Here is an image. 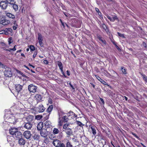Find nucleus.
I'll return each mask as SVG.
<instances>
[{
  "mask_svg": "<svg viewBox=\"0 0 147 147\" xmlns=\"http://www.w3.org/2000/svg\"><path fill=\"white\" fill-rule=\"evenodd\" d=\"M48 132L45 129L42 130L40 131V134L41 136L43 137H46L48 135Z\"/></svg>",
  "mask_w": 147,
  "mask_h": 147,
  "instance_id": "10",
  "label": "nucleus"
},
{
  "mask_svg": "<svg viewBox=\"0 0 147 147\" xmlns=\"http://www.w3.org/2000/svg\"><path fill=\"white\" fill-rule=\"evenodd\" d=\"M43 124L42 122H40L37 125V128L38 130H41L43 127Z\"/></svg>",
  "mask_w": 147,
  "mask_h": 147,
  "instance_id": "18",
  "label": "nucleus"
},
{
  "mask_svg": "<svg viewBox=\"0 0 147 147\" xmlns=\"http://www.w3.org/2000/svg\"><path fill=\"white\" fill-rule=\"evenodd\" d=\"M110 20L112 22H114L115 21L113 19V18H111Z\"/></svg>",
  "mask_w": 147,
  "mask_h": 147,
  "instance_id": "59",
  "label": "nucleus"
},
{
  "mask_svg": "<svg viewBox=\"0 0 147 147\" xmlns=\"http://www.w3.org/2000/svg\"><path fill=\"white\" fill-rule=\"evenodd\" d=\"M7 3L6 2V0L5 1H1L0 2V6L2 9H6L7 6Z\"/></svg>",
  "mask_w": 147,
  "mask_h": 147,
  "instance_id": "7",
  "label": "nucleus"
},
{
  "mask_svg": "<svg viewBox=\"0 0 147 147\" xmlns=\"http://www.w3.org/2000/svg\"><path fill=\"white\" fill-rule=\"evenodd\" d=\"M5 17L3 16H0V24L4 25H6L10 23V21L5 18Z\"/></svg>",
  "mask_w": 147,
  "mask_h": 147,
  "instance_id": "1",
  "label": "nucleus"
},
{
  "mask_svg": "<svg viewBox=\"0 0 147 147\" xmlns=\"http://www.w3.org/2000/svg\"><path fill=\"white\" fill-rule=\"evenodd\" d=\"M62 114V113H61V112H59V120L60 119V118L61 117L62 115H63Z\"/></svg>",
  "mask_w": 147,
  "mask_h": 147,
  "instance_id": "48",
  "label": "nucleus"
},
{
  "mask_svg": "<svg viewBox=\"0 0 147 147\" xmlns=\"http://www.w3.org/2000/svg\"><path fill=\"white\" fill-rule=\"evenodd\" d=\"M69 125L67 123H66L65 124L63 125V128L65 129V131L67 129H68L69 128L68 127Z\"/></svg>",
  "mask_w": 147,
  "mask_h": 147,
  "instance_id": "25",
  "label": "nucleus"
},
{
  "mask_svg": "<svg viewBox=\"0 0 147 147\" xmlns=\"http://www.w3.org/2000/svg\"><path fill=\"white\" fill-rule=\"evenodd\" d=\"M22 87L23 86L22 85L19 84L17 85L16 86V91L15 93H13L12 92L14 95H18L19 92L22 90Z\"/></svg>",
  "mask_w": 147,
  "mask_h": 147,
  "instance_id": "4",
  "label": "nucleus"
},
{
  "mask_svg": "<svg viewBox=\"0 0 147 147\" xmlns=\"http://www.w3.org/2000/svg\"><path fill=\"white\" fill-rule=\"evenodd\" d=\"M76 123H77L78 125L81 127H82L84 125L82 123L78 121H76Z\"/></svg>",
  "mask_w": 147,
  "mask_h": 147,
  "instance_id": "31",
  "label": "nucleus"
},
{
  "mask_svg": "<svg viewBox=\"0 0 147 147\" xmlns=\"http://www.w3.org/2000/svg\"><path fill=\"white\" fill-rule=\"evenodd\" d=\"M63 121L64 122H66L67 121V117L66 116H64L62 118Z\"/></svg>",
  "mask_w": 147,
  "mask_h": 147,
  "instance_id": "41",
  "label": "nucleus"
},
{
  "mask_svg": "<svg viewBox=\"0 0 147 147\" xmlns=\"http://www.w3.org/2000/svg\"><path fill=\"white\" fill-rule=\"evenodd\" d=\"M100 100L101 101L102 103L103 104H104L105 102H104V101L103 99L102 98H100Z\"/></svg>",
  "mask_w": 147,
  "mask_h": 147,
  "instance_id": "51",
  "label": "nucleus"
},
{
  "mask_svg": "<svg viewBox=\"0 0 147 147\" xmlns=\"http://www.w3.org/2000/svg\"><path fill=\"white\" fill-rule=\"evenodd\" d=\"M3 32H4V31H0V34H2L3 33Z\"/></svg>",
  "mask_w": 147,
  "mask_h": 147,
  "instance_id": "63",
  "label": "nucleus"
},
{
  "mask_svg": "<svg viewBox=\"0 0 147 147\" xmlns=\"http://www.w3.org/2000/svg\"><path fill=\"white\" fill-rule=\"evenodd\" d=\"M28 65L29 66L32 67L33 68H34L35 67L34 66H33V65H32L31 64H30V63Z\"/></svg>",
  "mask_w": 147,
  "mask_h": 147,
  "instance_id": "58",
  "label": "nucleus"
},
{
  "mask_svg": "<svg viewBox=\"0 0 147 147\" xmlns=\"http://www.w3.org/2000/svg\"><path fill=\"white\" fill-rule=\"evenodd\" d=\"M53 144L55 146L57 147L59 146L62 144L61 141L57 139L54 140L53 142Z\"/></svg>",
  "mask_w": 147,
  "mask_h": 147,
  "instance_id": "9",
  "label": "nucleus"
},
{
  "mask_svg": "<svg viewBox=\"0 0 147 147\" xmlns=\"http://www.w3.org/2000/svg\"><path fill=\"white\" fill-rule=\"evenodd\" d=\"M9 132L10 134L12 135L13 136L15 135L17 131H18V129L17 128H11L9 130Z\"/></svg>",
  "mask_w": 147,
  "mask_h": 147,
  "instance_id": "12",
  "label": "nucleus"
},
{
  "mask_svg": "<svg viewBox=\"0 0 147 147\" xmlns=\"http://www.w3.org/2000/svg\"><path fill=\"white\" fill-rule=\"evenodd\" d=\"M90 128L92 131V134L94 135H95L96 134V130L94 126H91Z\"/></svg>",
  "mask_w": 147,
  "mask_h": 147,
  "instance_id": "23",
  "label": "nucleus"
},
{
  "mask_svg": "<svg viewBox=\"0 0 147 147\" xmlns=\"http://www.w3.org/2000/svg\"><path fill=\"white\" fill-rule=\"evenodd\" d=\"M66 72H67V75L68 76H69L70 75V72L68 70H67Z\"/></svg>",
  "mask_w": 147,
  "mask_h": 147,
  "instance_id": "55",
  "label": "nucleus"
},
{
  "mask_svg": "<svg viewBox=\"0 0 147 147\" xmlns=\"http://www.w3.org/2000/svg\"><path fill=\"white\" fill-rule=\"evenodd\" d=\"M39 136L37 134H35L33 136V139L36 140H38L39 138Z\"/></svg>",
  "mask_w": 147,
  "mask_h": 147,
  "instance_id": "24",
  "label": "nucleus"
},
{
  "mask_svg": "<svg viewBox=\"0 0 147 147\" xmlns=\"http://www.w3.org/2000/svg\"><path fill=\"white\" fill-rule=\"evenodd\" d=\"M99 40L101 41L104 44H106V42L105 40H104L102 39L101 38H99Z\"/></svg>",
  "mask_w": 147,
  "mask_h": 147,
  "instance_id": "44",
  "label": "nucleus"
},
{
  "mask_svg": "<svg viewBox=\"0 0 147 147\" xmlns=\"http://www.w3.org/2000/svg\"><path fill=\"white\" fill-rule=\"evenodd\" d=\"M29 48L31 51H34L35 50V47L32 45H30L29 46Z\"/></svg>",
  "mask_w": 147,
  "mask_h": 147,
  "instance_id": "36",
  "label": "nucleus"
},
{
  "mask_svg": "<svg viewBox=\"0 0 147 147\" xmlns=\"http://www.w3.org/2000/svg\"><path fill=\"white\" fill-rule=\"evenodd\" d=\"M6 3L8 4H9L10 5H13L15 4V1L14 0H5Z\"/></svg>",
  "mask_w": 147,
  "mask_h": 147,
  "instance_id": "22",
  "label": "nucleus"
},
{
  "mask_svg": "<svg viewBox=\"0 0 147 147\" xmlns=\"http://www.w3.org/2000/svg\"><path fill=\"white\" fill-rule=\"evenodd\" d=\"M57 65L59 66L60 70L63 69V65L62 63L61 62L59 61H58Z\"/></svg>",
  "mask_w": 147,
  "mask_h": 147,
  "instance_id": "29",
  "label": "nucleus"
},
{
  "mask_svg": "<svg viewBox=\"0 0 147 147\" xmlns=\"http://www.w3.org/2000/svg\"><path fill=\"white\" fill-rule=\"evenodd\" d=\"M59 125L60 126H61L62 125V121L60 120L59 123Z\"/></svg>",
  "mask_w": 147,
  "mask_h": 147,
  "instance_id": "49",
  "label": "nucleus"
},
{
  "mask_svg": "<svg viewBox=\"0 0 147 147\" xmlns=\"http://www.w3.org/2000/svg\"><path fill=\"white\" fill-rule=\"evenodd\" d=\"M22 51V50H18L16 52L17 53H20V52H21Z\"/></svg>",
  "mask_w": 147,
  "mask_h": 147,
  "instance_id": "60",
  "label": "nucleus"
},
{
  "mask_svg": "<svg viewBox=\"0 0 147 147\" xmlns=\"http://www.w3.org/2000/svg\"><path fill=\"white\" fill-rule=\"evenodd\" d=\"M53 108V105H51V106H50L49 107H48V108L47 109V111L48 112H50L52 111Z\"/></svg>",
  "mask_w": 147,
  "mask_h": 147,
  "instance_id": "30",
  "label": "nucleus"
},
{
  "mask_svg": "<svg viewBox=\"0 0 147 147\" xmlns=\"http://www.w3.org/2000/svg\"><path fill=\"white\" fill-rule=\"evenodd\" d=\"M96 78L102 83L104 84L105 82L102 79H101L97 75H95Z\"/></svg>",
  "mask_w": 147,
  "mask_h": 147,
  "instance_id": "26",
  "label": "nucleus"
},
{
  "mask_svg": "<svg viewBox=\"0 0 147 147\" xmlns=\"http://www.w3.org/2000/svg\"><path fill=\"white\" fill-rule=\"evenodd\" d=\"M66 134L69 136L71 135L72 134V132L71 129L69 128L68 129H67L65 131Z\"/></svg>",
  "mask_w": 147,
  "mask_h": 147,
  "instance_id": "21",
  "label": "nucleus"
},
{
  "mask_svg": "<svg viewBox=\"0 0 147 147\" xmlns=\"http://www.w3.org/2000/svg\"><path fill=\"white\" fill-rule=\"evenodd\" d=\"M4 74L5 76L10 77H11L12 76V73L10 68L9 67L6 68L4 71Z\"/></svg>",
  "mask_w": 147,
  "mask_h": 147,
  "instance_id": "2",
  "label": "nucleus"
},
{
  "mask_svg": "<svg viewBox=\"0 0 147 147\" xmlns=\"http://www.w3.org/2000/svg\"><path fill=\"white\" fill-rule=\"evenodd\" d=\"M4 14L6 16L12 19H13L15 18V16L13 14L8 12L7 11H5V12Z\"/></svg>",
  "mask_w": 147,
  "mask_h": 147,
  "instance_id": "11",
  "label": "nucleus"
},
{
  "mask_svg": "<svg viewBox=\"0 0 147 147\" xmlns=\"http://www.w3.org/2000/svg\"><path fill=\"white\" fill-rule=\"evenodd\" d=\"M38 42L40 46L41 47L43 46V37L41 34L38 33Z\"/></svg>",
  "mask_w": 147,
  "mask_h": 147,
  "instance_id": "5",
  "label": "nucleus"
},
{
  "mask_svg": "<svg viewBox=\"0 0 147 147\" xmlns=\"http://www.w3.org/2000/svg\"><path fill=\"white\" fill-rule=\"evenodd\" d=\"M25 143V140L22 138H21L19 140V144L21 145H24Z\"/></svg>",
  "mask_w": 147,
  "mask_h": 147,
  "instance_id": "20",
  "label": "nucleus"
},
{
  "mask_svg": "<svg viewBox=\"0 0 147 147\" xmlns=\"http://www.w3.org/2000/svg\"><path fill=\"white\" fill-rule=\"evenodd\" d=\"M66 147H73V146L70 142H68L67 143Z\"/></svg>",
  "mask_w": 147,
  "mask_h": 147,
  "instance_id": "37",
  "label": "nucleus"
},
{
  "mask_svg": "<svg viewBox=\"0 0 147 147\" xmlns=\"http://www.w3.org/2000/svg\"><path fill=\"white\" fill-rule=\"evenodd\" d=\"M69 114V115L71 116L72 115H74V116L71 117L72 118V119H74V118L76 117H77V115L72 111H70Z\"/></svg>",
  "mask_w": 147,
  "mask_h": 147,
  "instance_id": "28",
  "label": "nucleus"
},
{
  "mask_svg": "<svg viewBox=\"0 0 147 147\" xmlns=\"http://www.w3.org/2000/svg\"><path fill=\"white\" fill-rule=\"evenodd\" d=\"M23 115L22 113L20 114L19 113L18 114H17L15 116L16 117H18V118H21L22 117H20L21 116H23Z\"/></svg>",
  "mask_w": 147,
  "mask_h": 147,
  "instance_id": "39",
  "label": "nucleus"
},
{
  "mask_svg": "<svg viewBox=\"0 0 147 147\" xmlns=\"http://www.w3.org/2000/svg\"><path fill=\"white\" fill-rule=\"evenodd\" d=\"M37 88L32 84L29 85L28 86V89L30 92L35 93L36 91Z\"/></svg>",
  "mask_w": 147,
  "mask_h": 147,
  "instance_id": "3",
  "label": "nucleus"
},
{
  "mask_svg": "<svg viewBox=\"0 0 147 147\" xmlns=\"http://www.w3.org/2000/svg\"><path fill=\"white\" fill-rule=\"evenodd\" d=\"M22 134L21 132L18 131H17L15 135L13 136H14L16 137L17 138L20 139L21 138L22 136Z\"/></svg>",
  "mask_w": 147,
  "mask_h": 147,
  "instance_id": "14",
  "label": "nucleus"
},
{
  "mask_svg": "<svg viewBox=\"0 0 147 147\" xmlns=\"http://www.w3.org/2000/svg\"><path fill=\"white\" fill-rule=\"evenodd\" d=\"M59 146L60 147H65V145L63 143H62Z\"/></svg>",
  "mask_w": 147,
  "mask_h": 147,
  "instance_id": "53",
  "label": "nucleus"
},
{
  "mask_svg": "<svg viewBox=\"0 0 147 147\" xmlns=\"http://www.w3.org/2000/svg\"><path fill=\"white\" fill-rule=\"evenodd\" d=\"M42 117V116L41 115H37L36 116V119L38 120H40Z\"/></svg>",
  "mask_w": 147,
  "mask_h": 147,
  "instance_id": "40",
  "label": "nucleus"
},
{
  "mask_svg": "<svg viewBox=\"0 0 147 147\" xmlns=\"http://www.w3.org/2000/svg\"><path fill=\"white\" fill-rule=\"evenodd\" d=\"M35 98L37 101V103L39 102L42 99L41 96L39 94H36L35 96Z\"/></svg>",
  "mask_w": 147,
  "mask_h": 147,
  "instance_id": "19",
  "label": "nucleus"
},
{
  "mask_svg": "<svg viewBox=\"0 0 147 147\" xmlns=\"http://www.w3.org/2000/svg\"><path fill=\"white\" fill-rule=\"evenodd\" d=\"M13 9L16 11H17L18 9V6L17 5L14 4H13Z\"/></svg>",
  "mask_w": 147,
  "mask_h": 147,
  "instance_id": "34",
  "label": "nucleus"
},
{
  "mask_svg": "<svg viewBox=\"0 0 147 147\" xmlns=\"http://www.w3.org/2000/svg\"><path fill=\"white\" fill-rule=\"evenodd\" d=\"M37 54V51H35L34 52V54H33V58H35L36 57V55Z\"/></svg>",
  "mask_w": 147,
  "mask_h": 147,
  "instance_id": "46",
  "label": "nucleus"
},
{
  "mask_svg": "<svg viewBox=\"0 0 147 147\" xmlns=\"http://www.w3.org/2000/svg\"><path fill=\"white\" fill-rule=\"evenodd\" d=\"M24 67L26 68L27 69H28V70H30L29 68H28V67L27 66H26V65H25L24 66Z\"/></svg>",
  "mask_w": 147,
  "mask_h": 147,
  "instance_id": "61",
  "label": "nucleus"
},
{
  "mask_svg": "<svg viewBox=\"0 0 147 147\" xmlns=\"http://www.w3.org/2000/svg\"><path fill=\"white\" fill-rule=\"evenodd\" d=\"M48 102L50 104H52L53 103V100L52 99L50 98H49Z\"/></svg>",
  "mask_w": 147,
  "mask_h": 147,
  "instance_id": "45",
  "label": "nucleus"
},
{
  "mask_svg": "<svg viewBox=\"0 0 147 147\" xmlns=\"http://www.w3.org/2000/svg\"><path fill=\"white\" fill-rule=\"evenodd\" d=\"M117 33L119 36H120V37H121L123 38H125V37L123 34H121L119 32H117Z\"/></svg>",
  "mask_w": 147,
  "mask_h": 147,
  "instance_id": "35",
  "label": "nucleus"
},
{
  "mask_svg": "<svg viewBox=\"0 0 147 147\" xmlns=\"http://www.w3.org/2000/svg\"><path fill=\"white\" fill-rule=\"evenodd\" d=\"M16 71L17 73L18 74H20L23 76L24 75V74H23V73L22 72H21V71H20L17 69L16 70Z\"/></svg>",
  "mask_w": 147,
  "mask_h": 147,
  "instance_id": "42",
  "label": "nucleus"
},
{
  "mask_svg": "<svg viewBox=\"0 0 147 147\" xmlns=\"http://www.w3.org/2000/svg\"><path fill=\"white\" fill-rule=\"evenodd\" d=\"M13 42V40L11 38H8V43L9 45H10V44Z\"/></svg>",
  "mask_w": 147,
  "mask_h": 147,
  "instance_id": "43",
  "label": "nucleus"
},
{
  "mask_svg": "<svg viewBox=\"0 0 147 147\" xmlns=\"http://www.w3.org/2000/svg\"><path fill=\"white\" fill-rule=\"evenodd\" d=\"M60 22H61V23L62 25V26H63L64 27H65V25H66L67 26V25L66 24L64 23H63V22L62 21V20H61V19H60Z\"/></svg>",
  "mask_w": 147,
  "mask_h": 147,
  "instance_id": "47",
  "label": "nucleus"
},
{
  "mask_svg": "<svg viewBox=\"0 0 147 147\" xmlns=\"http://www.w3.org/2000/svg\"><path fill=\"white\" fill-rule=\"evenodd\" d=\"M141 75L142 77L143 80L146 83H147V76L145 75L142 73L141 74Z\"/></svg>",
  "mask_w": 147,
  "mask_h": 147,
  "instance_id": "27",
  "label": "nucleus"
},
{
  "mask_svg": "<svg viewBox=\"0 0 147 147\" xmlns=\"http://www.w3.org/2000/svg\"><path fill=\"white\" fill-rule=\"evenodd\" d=\"M53 132L54 134H57L59 133V131L57 129L55 128L53 129Z\"/></svg>",
  "mask_w": 147,
  "mask_h": 147,
  "instance_id": "32",
  "label": "nucleus"
},
{
  "mask_svg": "<svg viewBox=\"0 0 147 147\" xmlns=\"http://www.w3.org/2000/svg\"><path fill=\"white\" fill-rule=\"evenodd\" d=\"M26 119L28 122H31L33 119V117L32 116L28 115L26 118Z\"/></svg>",
  "mask_w": 147,
  "mask_h": 147,
  "instance_id": "17",
  "label": "nucleus"
},
{
  "mask_svg": "<svg viewBox=\"0 0 147 147\" xmlns=\"http://www.w3.org/2000/svg\"><path fill=\"white\" fill-rule=\"evenodd\" d=\"M21 56H22L24 57H25V55L23 53H21Z\"/></svg>",
  "mask_w": 147,
  "mask_h": 147,
  "instance_id": "62",
  "label": "nucleus"
},
{
  "mask_svg": "<svg viewBox=\"0 0 147 147\" xmlns=\"http://www.w3.org/2000/svg\"><path fill=\"white\" fill-rule=\"evenodd\" d=\"M96 10L97 12H98L99 11V9L98 8H96Z\"/></svg>",
  "mask_w": 147,
  "mask_h": 147,
  "instance_id": "64",
  "label": "nucleus"
},
{
  "mask_svg": "<svg viewBox=\"0 0 147 147\" xmlns=\"http://www.w3.org/2000/svg\"><path fill=\"white\" fill-rule=\"evenodd\" d=\"M13 29L14 30H16L17 28V26H13Z\"/></svg>",
  "mask_w": 147,
  "mask_h": 147,
  "instance_id": "52",
  "label": "nucleus"
},
{
  "mask_svg": "<svg viewBox=\"0 0 147 147\" xmlns=\"http://www.w3.org/2000/svg\"><path fill=\"white\" fill-rule=\"evenodd\" d=\"M9 120L10 123L14 124L16 123L17 120V119H16L14 116H12L11 117L9 118Z\"/></svg>",
  "mask_w": 147,
  "mask_h": 147,
  "instance_id": "15",
  "label": "nucleus"
},
{
  "mask_svg": "<svg viewBox=\"0 0 147 147\" xmlns=\"http://www.w3.org/2000/svg\"><path fill=\"white\" fill-rule=\"evenodd\" d=\"M45 125L46 128H50L51 127V123L50 121H47L45 122Z\"/></svg>",
  "mask_w": 147,
  "mask_h": 147,
  "instance_id": "16",
  "label": "nucleus"
},
{
  "mask_svg": "<svg viewBox=\"0 0 147 147\" xmlns=\"http://www.w3.org/2000/svg\"><path fill=\"white\" fill-rule=\"evenodd\" d=\"M61 71V73H62V74H63V75H64V72H63V69H60Z\"/></svg>",
  "mask_w": 147,
  "mask_h": 147,
  "instance_id": "57",
  "label": "nucleus"
},
{
  "mask_svg": "<svg viewBox=\"0 0 147 147\" xmlns=\"http://www.w3.org/2000/svg\"><path fill=\"white\" fill-rule=\"evenodd\" d=\"M43 62L44 63L46 64H47L48 63V62L47 60H44Z\"/></svg>",
  "mask_w": 147,
  "mask_h": 147,
  "instance_id": "50",
  "label": "nucleus"
},
{
  "mask_svg": "<svg viewBox=\"0 0 147 147\" xmlns=\"http://www.w3.org/2000/svg\"><path fill=\"white\" fill-rule=\"evenodd\" d=\"M102 27H103V28L105 29L107 28L106 26L105 25V24H104L103 25Z\"/></svg>",
  "mask_w": 147,
  "mask_h": 147,
  "instance_id": "56",
  "label": "nucleus"
},
{
  "mask_svg": "<svg viewBox=\"0 0 147 147\" xmlns=\"http://www.w3.org/2000/svg\"><path fill=\"white\" fill-rule=\"evenodd\" d=\"M16 45H15L13 47V48L12 49H5V50L6 51H9V52H10L11 51H15L16 50Z\"/></svg>",
  "mask_w": 147,
  "mask_h": 147,
  "instance_id": "33",
  "label": "nucleus"
},
{
  "mask_svg": "<svg viewBox=\"0 0 147 147\" xmlns=\"http://www.w3.org/2000/svg\"><path fill=\"white\" fill-rule=\"evenodd\" d=\"M32 127V124L31 122H27L24 124V127L28 129H30Z\"/></svg>",
  "mask_w": 147,
  "mask_h": 147,
  "instance_id": "13",
  "label": "nucleus"
},
{
  "mask_svg": "<svg viewBox=\"0 0 147 147\" xmlns=\"http://www.w3.org/2000/svg\"><path fill=\"white\" fill-rule=\"evenodd\" d=\"M45 109V108L42 104L39 105L37 109V111L39 113H42L43 112Z\"/></svg>",
  "mask_w": 147,
  "mask_h": 147,
  "instance_id": "8",
  "label": "nucleus"
},
{
  "mask_svg": "<svg viewBox=\"0 0 147 147\" xmlns=\"http://www.w3.org/2000/svg\"><path fill=\"white\" fill-rule=\"evenodd\" d=\"M113 18L115 20L117 19V18L116 16H114V17H113Z\"/></svg>",
  "mask_w": 147,
  "mask_h": 147,
  "instance_id": "54",
  "label": "nucleus"
},
{
  "mask_svg": "<svg viewBox=\"0 0 147 147\" xmlns=\"http://www.w3.org/2000/svg\"><path fill=\"white\" fill-rule=\"evenodd\" d=\"M31 135L30 131H25L23 133L24 137L27 139H29L30 138Z\"/></svg>",
  "mask_w": 147,
  "mask_h": 147,
  "instance_id": "6",
  "label": "nucleus"
},
{
  "mask_svg": "<svg viewBox=\"0 0 147 147\" xmlns=\"http://www.w3.org/2000/svg\"><path fill=\"white\" fill-rule=\"evenodd\" d=\"M121 70L122 71V72L124 74H126V70L125 69V68L124 67H122L121 69Z\"/></svg>",
  "mask_w": 147,
  "mask_h": 147,
  "instance_id": "38",
  "label": "nucleus"
}]
</instances>
